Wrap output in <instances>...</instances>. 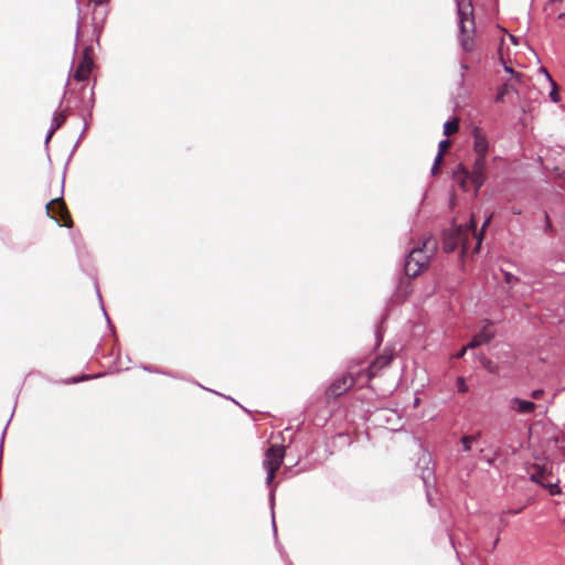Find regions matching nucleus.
I'll list each match as a JSON object with an SVG mask.
<instances>
[{"label": "nucleus", "mask_w": 565, "mask_h": 565, "mask_svg": "<svg viewBox=\"0 0 565 565\" xmlns=\"http://www.w3.org/2000/svg\"><path fill=\"white\" fill-rule=\"evenodd\" d=\"M63 100H64V96L60 100L58 107H57V109H55V111L53 113V116H52L50 127L55 130L60 129L65 124L67 115H68V108H66L64 110H60V108L63 104Z\"/></svg>", "instance_id": "obj_17"}, {"label": "nucleus", "mask_w": 565, "mask_h": 565, "mask_svg": "<svg viewBox=\"0 0 565 565\" xmlns=\"http://www.w3.org/2000/svg\"><path fill=\"white\" fill-rule=\"evenodd\" d=\"M500 271L503 275L504 282L508 284L510 286V288H512L513 286H515L516 284L520 282V278L518 276L513 275L512 273L504 270L503 268H500Z\"/></svg>", "instance_id": "obj_29"}, {"label": "nucleus", "mask_w": 565, "mask_h": 565, "mask_svg": "<svg viewBox=\"0 0 565 565\" xmlns=\"http://www.w3.org/2000/svg\"><path fill=\"white\" fill-rule=\"evenodd\" d=\"M275 545L284 563L286 565H294L291 559L289 558L288 553L284 548L282 544L279 542V540H275Z\"/></svg>", "instance_id": "obj_31"}, {"label": "nucleus", "mask_w": 565, "mask_h": 565, "mask_svg": "<svg viewBox=\"0 0 565 565\" xmlns=\"http://www.w3.org/2000/svg\"><path fill=\"white\" fill-rule=\"evenodd\" d=\"M457 3V14H458V40L460 43V46L463 52L469 53L473 50V42L471 38L468 35V29L466 26V22H469L472 31H475V18H473V9L471 6V2H468V7L470 8V11H467L463 9L460 4L459 0H456Z\"/></svg>", "instance_id": "obj_6"}, {"label": "nucleus", "mask_w": 565, "mask_h": 565, "mask_svg": "<svg viewBox=\"0 0 565 565\" xmlns=\"http://www.w3.org/2000/svg\"><path fill=\"white\" fill-rule=\"evenodd\" d=\"M471 136L473 138L472 149L476 153V157H482L486 159L490 150V142L487 134L479 126H473Z\"/></svg>", "instance_id": "obj_11"}, {"label": "nucleus", "mask_w": 565, "mask_h": 565, "mask_svg": "<svg viewBox=\"0 0 565 565\" xmlns=\"http://www.w3.org/2000/svg\"><path fill=\"white\" fill-rule=\"evenodd\" d=\"M419 402V398H415V405H417Z\"/></svg>", "instance_id": "obj_57"}, {"label": "nucleus", "mask_w": 565, "mask_h": 565, "mask_svg": "<svg viewBox=\"0 0 565 565\" xmlns=\"http://www.w3.org/2000/svg\"><path fill=\"white\" fill-rule=\"evenodd\" d=\"M81 141L82 140H79V139L76 140L75 145L73 146V148L71 150V153L68 156L67 162L65 164V168H64V171H63V177H62L61 196L51 200L45 205L46 214L50 217L55 218V221H56L58 226H65V227H71L72 226V218H71V216H70L68 212L66 211V207L64 206V203H63L64 182H65V172H66L67 164H68L71 158L73 157V154L75 153V151H76L77 147L79 146Z\"/></svg>", "instance_id": "obj_4"}, {"label": "nucleus", "mask_w": 565, "mask_h": 565, "mask_svg": "<svg viewBox=\"0 0 565 565\" xmlns=\"http://www.w3.org/2000/svg\"><path fill=\"white\" fill-rule=\"evenodd\" d=\"M76 4H77V29H76V40H77L79 36V28H81V23H82V17H81V4H79L78 0L76 1Z\"/></svg>", "instance_id": "obj_41"}, {"label": "nucleus", "mask_w": 565, "mask_h": 565, "mask_svg": "<svg viewBox=\"0 0 565 565\" xmlns=\"http://www.w3.org/2000/svg\"><path fill=\"white\" fill-rule=\"evenodd\" d=\"M55 131H56L55 129L50 127L47 132H46V135H45L44 147H45L46 150L49 149V143H50L53 135L55 134Z\"/></svg>", "instance_id": "obj_40"}, {"label": "nucleus", "mask_w": 565, "mask_h": 565, "mask_svg": "<svg viewBox=\"0 0 565 565\" xmlns=\"http://www.w3.org/2000/svg\"><path fill=\"white\" fill-rule=\"evenodd\" d=\"M524 510V507L508 509L504 513L511 516H515Z\"/></svg>", "instance_id": "obj_45"}, {"label": "nucleus", "mask_w": 565, "mask_h": 565, "mask_svg": "<svg viewBox=\"0 0 565 565\" xmlns=\"http://www.w3.org/2000/svg\"><path fill=\"white\" fill-rule=\"evenodd\" d=\"M475 238H476V244H475V247L472 248V255H477L480 253L482 243L484 239V234L482 232H478V234H477V236H475Z\"/></svg>", "instance_id": "obj_33"}, {"label": "nucleus", "mask_w": 565, "mask_h": 565, "mask_svg": "<svg viewBox=\"0 0 565 565\" xmlns=\"http://www.w3.org/2000/svg\"><path fill=\"white\" fill-rule=\"evenodd\" d=\"M68 81L65 84L64 94L70 93L71 97L67 100V108L72 103H74V108L77 110L78 117L83 120H92L93 118V109L95 106V83L93 86L87 89L86 85H82L77 90L70 89L68 90Z\"/></svg>", "instance_id": "obj_3"}, {"label": "nucleus", "mask_w": 565, "mask_h": 565, "mask_svg": "<svg viewBox=\"0 0 565 565\" xmlns=\"http://www.w3.org/2000/svg\"><path fill=\"white\" fill-rule=\"evenodd\" d=\"M456 387L459 394H466L469 391V386L467 384L466 377L460 375L456 379Z\"/></svg>", "instance_id": "obj_32"}, {"label": "nucleus", "mask_w": 565, "mask_h": 565, "mask_svg": "<svg viewBox=\"0 0 565 565\" xmlns=\"http://www.w3.org/2000/svg\"><path fill=\"white\" fill-rule=\"evenodd\" d=\"M439 163H440V160H437V157H435L434 163L430 169L431 175L436 177L440 173Z\"/></svg>", "instance_id": "obj_39"}, {"label": "nucleus", "mask_w": 565, "mask_h": 565, "mask_svg": "<svg viewBox=\"0 0 565 565\" xmlns=\"http://www.w3.org/2000/svg\"><path fill=\"white\" fill-rule=\"evenodd\" d=\"M167 376H170V377H173V379H181L179 375H175L171 372H168V374H166Z\"/></svg>", "instance_id": "obj_51"}, {"label": "nucleus", "mask_w": 565, "mask_h": 565, "mask_svg": "<svg viewBox=\"0 0 565 565\" xmlns=\"http://www.w3.org/2000/svg\"><path fill=\"white\" fill-rule=\"evenodd\" d=\"M543 72L545 73L546 77L548 78L550 83L552 84V90L550 92V98L553 103H558L559 102V95L558 93L556 92V83L553 81V78L551 77V75L548 74V72L543 68Z\"/></svg>", "instance_id": "obj_30"}, {"label": "nucleus", "mask_w": 565, "mask_h": 565, "mask_svg": "<svg viewBox=\"0 0 565 565\" xmlns=\"http://www.w3.org/2000/svg\"><path fill=\"white\" fill-rule=\"evenodd\" d=\"M500 62L503 66L504 72L510 74L515 82L521 83L523 74L514 71L509 64H507L502 55L500 56Z\"/></svg>", "instance_id": "obj_25"}, {"label": "nucleus", "mask_w": 565, "mask_h": 565, "mask_svg": "<svg viewBox=\"0 0 565 565\" xmlns=\"http://www.w3.org/2000/svg\"><path fill=\"white\" fill-rule=\"evenodd\" d=\"M483 322L482 328L467 343V348L477 349L482 344L489 343L494 338V332L490 330L493 322L490 319H484Z\"/></svg>", "instance_id": "obj_13"}, {"label": "nucleus", "mask_w": 565, "mask_h": 565, "mask_svg": "<svg viewBox=\"0 0 565 565\" xmlns=\"http://www.w3.org/2000/svg\"><path fill=\"white\" fill-rule=\"evenodd\" d=\"M448 536H449L450 544H451V546L454 547V550H455V552H456V555H457L458 559H459V561H460V563L462 564L461 556H460V552H458V550H457V547H456L455 540H454L452 535H451V534H448Z\"/></svg>", "instance_id": "obj_46"}, {"label": "nucleus", "mask_w": 565, "mask_h": 565, "mask_svg": "<svg viewBox=\"0 0 565 565\" xmlns=\"http://www.w3.org/2000/svg\"><path fill=\"white\" fill-rule=\"evenodd\" d=\"M468 350H471L470 348H467V344L463 345L456 354V358L457 359H461L465 356V354L467 353Z\"/></svg>", "instance_id": "obj_48"}, {"label": "nucleus", "mask_w": 565, "mask_h": 565, "mask_svg": "<svg viewBox=\"0 0 565 565\" xmlns=\"http://www.w3.org/2000/svg\"><path fill=\"white\" fill-rule=\"evenodd\" d=\"M394 359L393 349L386 347L383 352L376 355L367 367L369 379L376 376L381 370L388 366Z\"/></svg>", "instance_id": "obj_12"}, {"label": "nucleus", "mask_w": 565, "mask_h": 565, "mask_svg": "<svg viewBox=\"0 0 565 565\" xmlns=\"http://www.w3.org/2000/svg\"><path fill=\"white\" fill-rule=\"evenodd\" d=\"M487 462H488L489 465H493V459H488V460H487Z\"/></svg>", "instance_id": "obj_55"}, {"label": "nucleus", "mask_w": 565, "mask_h": 565, "mask_svg": "<svg viewBox=\"0 0 565 565\" xmlns=\"http://www.w3.org/2000/svg\"><path fill=\"white\" fill-rule=\"evenodd\" d=\"M110 0H90L95 8H108Z\"/></svg>", "instance_id": "obj_43"}, {"label": "nucleus", "mask_w": 565, "mask_h": 565, "mask_svg": "<svg viewBox=\"0 0 565 565\" xmlns=\"http://www.w3.org/2000/svg\"><path fill=\"white\" fill-rule=\"evenodd\" d=\"M415 469L424 483L427 500L429 504H431L430 489H434L436 484V475L435 469L431 466V456L429 454H423L422 457H419Z\"/></svg>", "instance_id": "obj_7"}, {"label": "nucleus", "mask_w": 565, "mask_h": 565, "mask_svg": "<svg viewBox=\"0 0 565 565\" xmlns=\"http://www.w3.org/2000/svg\"><path fill=\"white\" fill-rule=\"evenodd\" d=\"M481 437V431H478L475 435H462L460 437V444L462 446V451L469 452L471 451L472 443L477 441Z\"/></svg>", "instance_id": "obj_24"}, {"label": "nucleus", "mask_w": 565, "mask_h": 565, "mask_svg": "<svg viewBox=\"0 0 565 565\" xmlns=\"http://www.w3.org/2000/svg\"><path fill=\"white\" fill-rule=\"evenodd\" d=\"M558 19H565V13L564 12L559 13Z\"/></svg>", "instance_id": "obj_53"}, {"label": "nucleus", "mask_w": 565, "mask_h": 565, "mask_svg": "<svg viewBox=\"0 0 565 565\" xmlns=\"http://www.w3.org/2000/svg\"><path fill=\"white\" fill-rule=\"evenodd\" d=\"M509 406L512 411L516 412L521 415L533 414L536 409V404L529 399H523L521 397H512L509 402Z\"/></svg>", "instance_id": "obj_15"}, {"label": "nucleus", "mask_w": 565, "mask_h": 565, "mask_svg": "<svg viewBox=\"0 0 565 565\" xmlns=\"http://www.w3.org/2000/svg\"><path fill=\"white\" fill-rule=\"evenodd\" d=\"M452 179L458 183L463 192L469 191L470 186L475 190V196H478L480 189L488 180L487 158L476 157L471 169L459 162L452 170Z\"/></svg>", "instance_id": "obj_1"}, {"label": "nucleus", "mask_w": 565, "mask_h": 565, "mask_svg": "<svg viewBox=\"0 0 565 565\" xmlns=\"http://www.w3.org/2000/svg\"><path fill=\"white\" fill-rule=\"evenodd\" d=\"M457 227L462 230V235L469 239V236H477L478 234V222L475 214H471L469 220L465 224H457Z\"/></svg>", "instance_id": "obj_18"}, {"label": "nucleus", "mask_w": 565, "mask_h": 565, "mask_svg": "<svg viewBox=\"0 0 565 565\" xmlns=\"http://www.w3.org/2000/svg\"><path fill=\"white\" fill-rule=\"evenodd\" d=\"M104 375H105V373H99V374H82V375H76V376H72V377H68V379L61 380L57 383L66 384V385L78 384V383H82V382H85V381H89V380H93V379L102 377Z\"/></svg>", "instance_id": "obj_21"}, {"label": "nucleus", "mask_w": 565, "mask_h": 565, "mask_svg": "<svg viewBox=\"0 0 565 565\" xmlns=\"http://www.w3.org/2000/svg\"><path fill=\"white\" fill-rule=\"evenodd\" d=\"M512 213L515 214V215H520L521 214V210L520 209H513Z\"/></svg>", "instance_id": "obj_52"}, {"label": "nucleus", "mask_w": 565, "mask_h": 565, "mask_svg": "<svg viewBox=\"0 0 565 565\" xmlns=\"http://www.w3.org/2000/svg\"><path fill=\"white\" fill-rule=\"evenodd\" d=\"M270 514H271V530L274 533V537H275V540H278L277 524H276V520H275V508L273 510L270 509Z\"/></svg>", "instance_id": "obj_38"}, {"label": "nucleus", "mask_w": 565, "mask_h": 565, "mask_svg": "<svg viewBox=\"0 0 565 565\" xmlns=\"http://www.w3.org/2000/svg\"><path fill=\"white\" fill-rule=\"evenodd\" d=\"M286 457V448L284 445L271 444L264 454L263 467L266 471V486L269 489L268 493V504L271 510L275 505V495H276V487L274 483V479L276 476V471L282 465V461Z\"/></svg>", "instance_id": "obj_2"}, {"label": "nucleus", "mask_w": 565, "mask_h": 565, "mask_svg": "<svg viewBox=\"0 0 565 565\" xmlns=\"http://www.w3.org/2000/svg\"><path fill=\"white\" fill-rule=\"evenodd\" d=\"M546 475H551L547 472L546 468L543 466L534 465L533 470L530 472L529 479L531 482L536 483L542 487L544 483V478Z\"/></svg>", "instance_id": "obj_20"}, {"label": "nucleus", "mask_w": 565, "mask_h": 565, "mask_svg": "<svg viewBox=\"0 0 565 565\" xmlns=\"http://www.w3.org/2000/svg\"><path fill=\"white\" fill-rule=\"evenodd\" d=\"M412 279L399 277L395 287L394 296L397 299L405 300L412 294Z\"/></svg>", "instance_id": "obj_16"}, {"label": "nucleus", "mask_w": 565, "mask_h": 565, "mask_svg": "<svg viewBox=\"0 0 565 565\" xmlns=\"http://www.w3.org/2000/svg\"><path fill=\"white\" fill-rule=\"evenodd\" d=\"M108 8H95L92 13L93 21V35L95 36V41L99 43V38L104 30V24L108 17Z\"/></svg>", "instance_id": "obj_14"}, {"label": "nucleus", "mask_w": 565, "mask_h": 565, "mask_svg": "<svg viewBox=\"0 0 565 565\" xmlns=\"http://www.w3.org/2000/svg\"><path fill=\"white\" fill-rule=\"evenodd\" d=\"M500 159H501V157H500V156H494V157H493V161H499Z\"/></svg>", "instance_id": "obj_54"}, {"label": "nucleus", "mask_w": 565, "mask_h": 565, "mask_svg": "<svg viewBox=\"0 0 565 565\" xmlns=\"http://www.w3.org/2000/svg\"><path fill=\"white\" fill-rule=\"evenodd\" d=\"M443 128H444L443 132H444L445 136H448V135H450L454 131H457L458 128H459L458 119L457 118H450V119L446 120Z\"/></svg>", "instance_id": "obj_28"}, {"label": "nucleus", "mask_w": 565, "mask_h": 565, "mask_svg": "<svg viewBox=\"0 0 565 565\" xmlns=\"http://www.w3.org/2000/svg\"><path fill=\"white\" fill-rule=\"evenodd\" d=\"M492 218H493V214L491 213V214H489V215L484 218V221H483V223H482V226H481V228H480V231H479V232H482V233L486 235V228L491 224Z\"/></svg>", "instance_id": "obj_42"}, {"label": "nucleus", "mask_w": 565, "mask_h": 565, "mask_svg": "<svg viewBox=\"0 0 565 565\" xmlns=\"http://www.w3.org/2000/svg\"><path fill=\"white\" fill-rule=\"evenodd\" d=\"M544 390L543 388H536V390H533L530 395L533 399H540L543 395H544Z\"/></svg>", "instance_id": "obj_44"}, {"label": "nucleus", "mask_w": 565, "mask_h": 565, "mask_svg": "<svg viewBox=\"0 0 565 565\" xmlns=\"http://www.w3.org/2000/svg\"><path fill=\"white\" fill-rule=\"evenodd\" d=\"M468 70H469L468 64L466 62L461 61L460 62V74H459V78H460L459 84H460V86H462L463 83H465V78H466L465 72L468 71Z\"/></svg>", "instance_id": "obj_37"}, {"label": "nucleus", "mask_w": 565, "mask_h": 565, "mask_svg": "<svg viewBox=\"0 0 565 565\" xmlns=\"http://www.w3.org/2000/svg\"><path fill=\"white\" fill-rule=\"evenodd\" d=\"M450 141L448 138H445L443 140L439 141L438 143V151H437V160H441L443 156H444V152H445V149L449 146Z\"/></svg>", "instance_id": "obj_35"}, {"label": "nucleus", "mask_w": 565, "mask_h": 565, "mask_svg": "<svg viewBox=\"0 0 565 565\" xmlns=\"http://www.w3.org/2000/svg\"><path fill=\"white\" fill-rule=\"evenodd\" d=\"M543 231L544 233L546 234H553L555 232V228L552 224V221L550 218V215L547 212H544V227H543Z\"/></svg>", "instance_id": "obj_34"}, {"label": "nucleus", "mask_w": 565, "mask_h": 565, "mask_svg": "<svg viewBox=\"0 0 565 565\" xmlns=\"http://www.w3.org/2000/svg\"><path fill=\"white\" fill-rule=\"evenodd\" d=\"M443 249L446 254L460 248V257L463 258L469 250V239L462 235V230L454 222L441 232Z\"/></svg>", "instance_id": "obj_5"}, {"label": "nucleus", "mask_w": 565, "mask_h": 565, "mask_svg": "<svg viewBox=\"0 0 565 565\" xmlns=\"http://www.w3.org/2000/svg\"><path fill=\"white\" fill-rule=\"evenodd\" d=\"M511 40H512L513 43H516L514 36H511Z\"/></svg>", "instance_id": "obj_56"}, {"label": "nucleus", "mask_w": 565, "mask_h": 565, "mask_svg": "<svg viewBox=\"0 0 565 565\" xmlns=\"http://www.w3.org/2000/svg\"><path fill=\"white\" fill-rule=\"evenodd\" d=\"M94 50L92 46H85L82 57L72 73V77L79 83L87 81L94 67Z\"/></svg>", "instance_id": "obj_9"}, {"label": "nucleus", "mask_w": 565, "mask_h": 565, "mask_svg": "<svg viewBox=\"0 0 565 565\" xmlns=\"http://www.w3.org/2000/svg\"><path fill=\"white\" fill-rule=\"evenodd\" d=\"M422 255V249L418 247L413 248L407 256L405 257V262L403 265V273L406 278H415L417 277L422 269L425 268L426 263L423 262L419 256Z\"/></svg>", "instance_id": "obj_10"}, {"label": "nucleus", "mask_w": 565, "mask_h": 565, "mask_svg": "<svg viewBox=\"0 0 565 565\" xmlns=\"http://www.w3.org/2000/svg\"><path fill=\"white\" fill-rule=\"evenodd\" d=\"M386 321V316H383L375 324L374 329V338H375V348H380L383 339H384V324Z\"/></svg>", "instance_id": "obj_22"}, {"label": "nucleus", "mask_w": 565, "mask_h": 565, "mask_svg": "<svg viewBox=\"0 0 565 565\" xmlns=\"http://www.w3.org/2000/svg\"><path fill=\"white\" fill-rule=\"evenodd\" d=\"M89 121H90V120H86V121H84L83 129H82V131H81V134H79V136H78V138H77V139L82 140V139L84 138V136H85V134H86V131H87V129H88Z\"/></svg>", "instance_id": "obj_47"}, {"label": "nucleus", "mask_w": 565, "mask_h": 565, "mask_svg": "<svg viewBox=\"0 0 565 565\" xmlns=\"http://www.w3.org/2000/svg\"><path fill=\"white\" fill-rule=\"evenodd\" d=\"M542 488L545 489L550 495H559L562 494V490L558 486V480H556V482H546L544 481V483L542 484Z\"/></svg>", "instance_id": "obj_27"}, {"label": "nucleus", "mask_w": 565, "mask_h": 565, "mask_svg": "<svg viewBox=\"0 0 565 565\" xmlns=\"http://www.w3.org/2000/svg\"><path fill=\"white\" fill-rule=\"evenodd\" d=\"M510 93H515L516 95H519V90L507 81L498 87L497 94L494 96V103H503L505 96Z\"/></svg>", "instance_id": "obj_19"}, {"label": "nucleus", "mask_w": 565, "mask_h": 565, "mask_svg": "<svg viewBox=\"0 0 565 565\" xmlns=\"http://www.w3.org/2000/svg\"><path fill=\"white\" fill-rule=\"evenodd\" d=\"M478 360L482 367L489 372L490 374H498L499 373V365L494 363L491 359L486 356L484 354L478 355Z\"/></svg>", "instance_id": "obj_23"}, {"label": "nucleus", "mask_w": 565, "mask_h": 565, "mask_svg": "<svg viewBox=\"0 0 565 565\" xmlns=\"http://www.w3.org/2000/svg\"><path fill=\"white\" fill-rule=\"evenodd\" d=\"M95 288H96L97 297H98V299H99L100 308H102L103 313H104V316H105V319H106L107 326H108V328H109L110 332H111L113 334H115V333H116L115 327H114V324L111 323V320H110V318H109V316H108V313H107V311H106V309H105V307H104L103 299H102V295H100V292H99V288H98L97 282L95 284Z\"/></svg>", "instance_id": "obj_26"}, {"label": "nucleus", "mask_w": 565, "mask_h": 565, "mask_svg": "<svg viewBox=\"0 0 565 565\" xmlns=\"http://www.w3.org/2000/svg\"><path fill=\"white\" fill-rule=\"evenodd\" d=\"M141 369L146 372H149V373H157V374H168V371H164V370H160L153 365H149V364H142L141 365Z\"/></svg>", "instance_id": "obj_36"}, {"label": "nucleus", "mask_w": 565, "mask_h": 565, "mask_svg": "<svg viewBox=\"0 0 565 565\" xmlns=\"http://www.w3.org/2000/svg\"><path fill=\"white\" fill-rule=\"evenodd\" d=\"M225 398L227 399H231L232 402H234L235 404L239 405L245 412H248L246 408H244L239 403H237L234 398H232L231 396H226Z\"/></svg>", "instance_id": "obj_50"}, {"label": "nucleus", "mask_w": 565, "mask_h": 565, "mask_svg": "<svg viewBox=\"0 0 565 565\" xmlns=\"http://www.w3.org/2000/svg\"><path fill=\"white\" fill-rule=\"evenodd\" d=\"M355 383L351 373H343L334 377L324 391L327 399L337 398L347 393Z\"/></svg>", "instance_id": "obj_8"}, {"label": "nucleus", "mask_w": 565, "mask_h": 565, "mask_svg": "<svg viewBox=\"0 0 565 565\" xmlns=\"http://www.w3.org/2000/svg\"><path fill=\"white\" fill-rule=\"evenodd\" d=\"M195 384H196V385H199V386H200V388L206 390V391H209V392H212V393H214V394H216V395L222 396V394H220V393H218V392H216V391H213V390L206 388V387H204L203 385H201V384H199V383H196V382H195Z\"/></svg>", "instance_id": "obj_49"}]
</instances>
